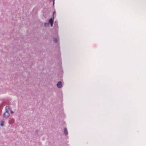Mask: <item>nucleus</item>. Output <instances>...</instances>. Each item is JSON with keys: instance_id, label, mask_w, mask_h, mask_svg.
<instances>
[{"instance_id": "f257e3e1", "label": "nucleus", "mask_w": 146, "mask_h": 146, "mask_svg": "<svg viewBox=\"0 0 146 146\" xmlns=\"http://www.w3.org/2000/svg\"><path fill=\"white\" fill-rule=\"evenodd\" d=\"M9 112H7L5 111V112L3 114V116L5 118H7L9 116Z\"/></svg>"}, {"instance_id": "f03ea898", "label": "nucleus", "mask_w": 146, "mask_h": 146, "mask_svg": "<svg viewBox=\"0 0 146 146\" xmlns=\"http://www.w3.org/2000/svg\"><path fill=\"white\" fill-rule=\"evenodd\" d=\"M57 86L58 88H61L62 86L61 82V81H60L58 82L57 84Z\"/></svg>"}, {"instance_id": "7ed1b4c3", "label": "nucleus", "mask_w": 146, "mask_h": 146, "mask_svg": "<svg viewBox=\"0 0 146 146\" xmlns=\"http://www.w3.org/2000/svg\"><path fill=\"white\" fill-rule=\"evenodd\" d=\"M53 22H54V19H52V18H51L49 21V23L51 24V27H52L53 23Z\"/></svg>"}, {"instance_id": "20e7f679", "label": "nucleus", "mask_w": 146, "mask_h": 146, "mask_svg": "<svg viewBox=\"0 0 146 146\" xmlns=\"http://www.w3.org/2000/svg\"><path fill=\"white\" fill-rule=\"evenodd\" d=\"M5 111L7 112H9L10 110V108L9 106H5Z\"/></svg>"}, {"instance_id": "39448f33", "label": "nucleus", "mask_w": 146, "mask_h": 146, "mask_svg": "<svg viewBox=\"0 0 146 146\" xmlns=\"http://www.w3.org/2000/svg\"><path fill=\"white\" fill-rule=\"evenodd\" d=\"M64 133L66 135H67L68 134L67 130L66 128L64 129Z\"/></svg>"}, {"instance_id": "423d86ee", "label": "nucleus", "mask_w": 146, "mask_h": 146, "mask_svg": "<svg viewBox=\"0 0 146 146\" xmlns=\"http://www.w3.org/2000/svg\"><path fill=\"white\" fill-rule=\"evenodd\" d=\"M0 125L1 126H3L4 125V121H1L0 123Z\"/></svg>"}, {"instance_id": "0eeeda50", "label": "nucleus", "mask_w": 146, "mask_h": 146, "mask_svg": "<svg viewBox=\"0 0 146 146\" xmlns=\"http://www.w3.org/2000/svg\"><path fill=\"white\" fill-rule=\"evenodd\" d=\"M58 41V39L57 38H55L54 39V41L55 42H57Z\"/></svg>"}, {"instance_id": "6e6552de", "label": "nucleus", "mask_w": 146, "mask_h": 146, "mask_svg": "<svg viewBox=\"0 0 146 146\" xmlns=\"http://www.w3.org/2000/svg\"><path fill=\"white\" fill-rule=\"evenodd\" d=\"M14 111L12 110H11L10 111V113H14Z\"/></svg>"}, {"instance_id": "1a4fd4ad", "label": "nucleus", "mask_w": 146, "mask_h": 146, "mask_svg": "<svg viewBox=\"0 0 146 146\" xmlns=\"http://www.w3.org/2000/svg\"><path fill=\"white\" fill-rule=\"evenodd\" d=\"M48 24V23H47V24ZM45 26H46V23H45Z\"/></svg>"}, {"instance_id": "9d476101", "label": "nucleus", "mask_w": 146, "mask_h": 146, "mask_svg": "<svg viewBox=\"0 0 146 146\" xmlns=\"http://www.w3.org/2000/svg\"><path fill=\"white\" fill-rule=\"evenodd\" d=\"M53 5L54 4V1L53 2Z\"/></svg>"}]
</instances>
